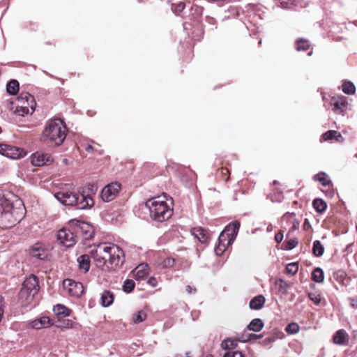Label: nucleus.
<instances>
[{"mask_svg": "<svg viewBox=\"0 0 357 357\" xmlns=\"http://www.w3.org/2000/svg\"><path fill=\"white\" fill-rule=\"evenodd\" d=\"M68 128L64 122L60 119L49 121L41 136V140L52 146L61 145L67 135Z\"/></svg>", "mask_w": 357, "mask_h": 357, "instance_id": "f257e3e1", "label": "nucleus"}, {"mask_svg": "<svg viewBox=\"0 0 357 357\" xmlns=\"http://www.w3.org/2000/svg\"><path fill=\"white\" fill-rule=\"evenodd\" d=\"M4 202L0 211V227L11 228L24 218V207L21 202L14 205L9 200H2Z\"/></svg>", "mask_w": 357, "mask_h": 357, "instance_id": "f03ea898", "label": "nucleus"}, {"mask_svg": "<svg viewBox=\"0 0 357 357\" xmlns=\"http://www.w3.org/2000/svg\"><path fill=\"white\" fill-rule=\"evenodd\" d=\"M54 197L62 204L75 206L78 209H86L93 206L91 197L70 191H59L54 194Z\"/></svg>", "mask_w": 357, "mask_h": 357, "instance_id": "7ed1b4c3", "label": "nucleus"}, {"mask_svg": "<svg viewBox=\"0 0 357 357\" xmlns=\"http://www.w3.org/2000/svg\"><path fill=\"white\" fill-rule=\"evenodd\" d=\"M152 220L162 222L167 220L172 215V209L161 197L152 198L146 202Z\"/></svg>", "mask_w": 357, "mask_h": 357, "instance_id": "20e7f679", "label": "nucleus"}, {"mask_svg": "<svg viewBox=\"0 0 357 357\" xmlns=\"http://www.w3.org/2000/svg\"><path fill=\"white\" fill-rule=\"evenodd\" d=\"M36 102L34 97L27 92H22L17 98L15 102H10L8 108L9 110L20 116L28 114L31 110L34 111Z\"/></svg>", "mask_w": 357, "mask_h": 357, "instance_id": "39448f33", "label": "nucleus"}, {"mask_svg": "<svg viewBox=\"0 0 357 357\" xmlns=\"http://www.w3.org/2000/svg\"><path fill=\"white\" fill-rule=\"evenodd\" d=\"M39 286L37 278L31 275L26 278L22 284L19 293V300L23 306L29 305L33 301L34 296L38 294Z\"/></svg>", "mask_w": 357, "mask_h": 357, "instance_id": "423d86ee", "label": "nucleus"}, {"mask_svg": "<svg viewBox=\"0 0 357 357\" xmlns=\"http://www.w3.org/2000/svg\"><path fill=\"white\" fill-rule=\"evenodd\" d=\"M240 227V223L237 221L230 223L227 226L219 236L218 246L215 248V252L220 255L226 249L227 246L231 245L235 240Z\"/></svg>", "mask_w": 357, "mask_h": 357, "instance_id": "0eeeda50", "label": "nucleus"}, {"mask_svg": "<svg viewBox=\"0 0 357 357\" xmlns=\"http://www.w3.org/2000/svg\"><path fill=\"white\" fill-rule=\"evenodd\" d=\"M90 254L96 266L101 269H109L107 243H101L91 250Z\"/></svg>", "mask_w": 357, "mask_h": 357, "instance_id": "6e6552de", "label": "nucleus"}, {"mask_svg": "<svg viewBox=\"0 0 357 357\" xmlns=\"http://www.w3.org/2000/svg\"><path fill=\"white\" fill-rule=\"evenodd\" d=\"M108 261L110 268L119 267L124 262V252L116 245L107 243Z\"/></svg>", "mask_w": 357, "mask_h": 357, "instance_id": "1a4fd4ad", "label": "nucleus"}, {"mask_svg": "<svg viewBox=\"0 0 357 357\" xmlns=\"http://www.w3.org/2000/svg\"><path fill=\"white\" fill-rule=\"evenodd\" d=\"M63 287L68 295L76 298L81 296L84 292L83 284L70 279L64 280Z\"/></svg>", "mask_w": 357, "mask_h": 357, "instance_id": "9d476101", "label": "nucleus"}, {"mask_svg": "<svg viewBox=\"0 0 357 357\" xmlns=\"http://www.w3.org/2000/svg\"><path fill=\"white\" fill-rule=\"evenodd\" d=\"M70 227H74L75 233H81L85 238H91L93 235V230L89 224L78 220H71L69 221Z\"/></svg>", "mask_w": 357, "mask_h": 357, "instance_id": "9b49d317", "label": "nucleus"}, {"mask_svg": "<svg viewBox=\"0 0 357 357\" xmlns=\"http://www.w3.org/2000/svg\"><path fill=\"white\" fill-rule=\"evenodd\" d=\"M74 227L72 230L66 228L60 229L57 234L58 240L64 246L69 248L76 243V236L75 235Z\"/></svg>", "mask_w": 357, "mask_h": 357, "instance_id": "f8f14e48", "label": "nucleus"}, {"mask_svg": "<svg viewBox=\"0 0 357 357\" xmlns=\"http://www.w3.org/2000/svg\"><path fill=\"white\" fill-rule=\"evenodd\" d=\"M0 154L12 159H17L24 157L26 152L23 149L17 146L0 144Z\"/></svg>", "mask_w": 357, "mask_h": 357, "instance_id": "ddd939ff", "label": "nucleus"}, {"mask_svg": "<svg viewBox=\"0 0 357 357\" xmlns=\"http://www.w3.org/2000/svg\"><path fill=\"white\" fill-rule=\"evenodd\" d=\"M121 185L117 183H111L107 185L101 191V198L103 202H109L112 201L119 194Z\"/></svg>", "mask_w": 357, "mask_h": 357, "instance_id": "4468645a", "label": "nucleus"}, {"mask_svg": "<svg viewBox=\"0 0 357 357\" xmlns=\"http://www.w3.org/2000/svg\"><path fill=\"white\" fill-rule=\"evenodd\" d=\"M54 325V321L47 316H40L29 322L28 327L32 329L40 330L47 328Z\"/></svg>", "mask_w": 357, "mask_h": 357, "instance_id": "2eb2a0df", "label": "nucleus"}, {"mask_svg": "<svg viewBox=\"0 0 357 357\" xmlns=\"http://www.w3.org/2000/svg\"><path fill=\"white\" fill-rule=\"evenodd\" d=\"M53 161L50 154L37 151L32 154L31 162L33 166L40 167L50 164Z\"/></svg>", "mask_w": 357, "mask_h": 357, "instance_id": "dca6fc26", "label": "nucleus"}, {"mask_svg": "<svg viewBox=\"0 0 357 357\" xmlns=\"http://www.w3.org/2000/svg\"><path fill=\"white\" fill-rule=\"evenodd\" d=\"M333 110L335 113L342 114L347 106V102L345 97L341 96L337 98H333L332 99Z\"/></svg>", "mask_w": 357, "mask_h": 357, "instance_id": "f3484780", "label": "nucleus"}, {"mask_svg": "<svg viewBox=\"0 0 357 357\" xmlns=\"http://www.w3.org/2000/svg\"><path fill=\"white\" fill-rule=\"evenodd\" d=\"M30 255L38 259L43 260L47 257V251L41 243H36L30 249Z\"/></svg>", "mask_w": 357, "mask_h": 357, "instance_id": "a211bd4d", "label": "nucleus"}, {"mask_svg": "<svg viewBox=\"0 0 357 357\" xmlns=\"http://www.w3.org/2000/svg\"><path fill=\"white\" fill-rule=\"evenodd\" d=\"M192 233L202 243H206L208 239V232L202 227L193 228Z\"/></svg>", "mask_w": 357, "mask_h": 357, "instance_id": "6ab92c4d", "label": "nucleus"}, {"mask_svg": "<svg viewBox=\"0 0 357 357\" xmlns=\"http://www.w3.org/2000/svg\"><path fill=\"white\" fill-rule=\"evenodd\" d=\"M77 263L79 266V268L82 270L84 273H86L89 271L90 268V257L87 255H82L79 256L77 259Z\"/></svg>", "mask_w": 357, "mask_h": 357, "instance_id": "aec40b11", "label": "nucleus"}, {"mask_svg": "<svg viewBox=\"0 0 357 357\" xmlns=\"http://www.w3.org/2000/svg\"><path fill=\"white\" fill-rule=\"evenodd\" d=\"M265 303V298L262 295H259L253 298L250 301L249 306L253 310L261 309Z\"/></svg>", "mask_w": 357, "mask_h": 357, "instance_id": "412c9836", "label": "nucleus"}, {"mask_svg": "<svg viewBox=\"0 0 357 357\" xmlns=\"http://www.w3.org/2000/svg\"><path fill=\"white\" fill-rule=\"evenodd\" d=\"M114 294L110 291L105 290L101 295V304L104 307H108L113 303Z\"/></svg>", "mask_w": 357, "mask_h": 357, "instance_id": "4be33fe9", "label": "nucleus"}, {"mask_svg": "<svg viewBox=\"0 0 357 357\" xmlns=\"http://www.w3.org/2000/svg\"><path fill=\"white\" fill-rule=\"evenodd\" d=\"M264 327V323L260 319H254L247 326L249 331H260Z\"/></svg>", "mask_w": 357, "mask_h": 357, "instance_id": "5701e85b", "label": "nucleus"}, {"mask_svg": "<svg viewBox=\"0 0 357 357\" xmlns=\"http://www.w3.org/2000/svg\"><path fill=\"white\" fill-rule=\"evenodd\" d=\"M310 47L309 41L304 38H298L296 41V49L297 51H307Z\"/></svg>", "mask_w": 357, "mask_h": 357, "instance_id": "b1692460", "label": "nucleus"}, {"mask_svg": "<svg viewBox=\"0 0 357 357\" xmlns=\"http://www.w3.org/2000/svg\"><path fill=\"white\" fill-rule=\"evenodd\" d=\"M53 311L55 314L62 317H68L70 315V310L66 306L57 304L53 307Z\"/></svg>", "mask_w": 357, "mask_h": 357, "instance_id": "393cba45", "label": "nucleus"}, {"mask_svg": "<svg viewBox=\"0 0 357 357\" xmlns=\"http://www.w3.org/2000/svg\"><path fill=\"white\" fill-rule=\"evenodd\" d=\"M238 345L237 341L231 338L224 340L221 343V348L224 350L235 349Z\"/></svg>", "mask_w": 357, "mask_h": 357, "instance_id": "a878e982", "label": "nucleus"}, {"mask_svg": "<svg viewBox=\"0 0 357 357\" xmlns=\"http://www.w3.org/2000/svg\"><path fill=\"white\" fill-rule=\"evenodd\" d=\"M7 92L11 95H15L19 91V82L15 79H11L6 86Z\"/></svg>", "mask_w": 357, "mask_h": 357, "instance_id": "bb28decb", "label": "nucleus"}, {"mask_svg": "<svg viewBox=\"0 0 357 357\" xmlns=\"http://www.w3.org/2000/svg\"><path fill=\"white\" fill-rule=\"evenodd\" d=\"M347 339L346 333L343 330L336 332L333 337V342L337 344H344Z\"/></svg>", "mask_w": 357, "mask_h": 357, "instance_id": "cd10ccee", "label": "nucleus"}, {"mask_svg": "<svg viewBox=\"0 0 357 357\" xmlns=\"http://www.w3.org/2000/svg\"><path fill=\"white\" fill-rule=\"evenodd\" d=\"M324 252V247L318 240L314 241L312 247V253L316 257H321Z\"/></svg>", "mask_w": 357, "mask_h": 357, "instance_id": "c85d7f7f", "label": "nucleus"}, {"mask_svg": "<svg viewBox=\"0 0 357 357\" xmlns=\"http://www.w3.org/2000/svg\"><path fill=\"white\" fill-rule=\"evenodd\" d=\"M314 208L319 213L324 212L327 207L326 203L321 199H315L313 202Z\"/></svg>", "mask_w": 357, "mask_h": 357, "instance_id": "c756f323", "label": "nucleus"}, {"mask_svg": "<svg viewBox=\"0 0 357 357\" xmlns=\"http://www.w3.org/2000/svg\"><path fill=\"white\" fill-rule=\"evenodd\" d=\"M312 279L318 283H321L324 280V271L320 268H316L312 273Z\"/></svg>", "mask_w": 357, "mask_h": 357, "instance_id": "7c9ffc66", "label": "nucleus"}, {"mask_svg": "<svg viewBox=\"0 0 357 357\" xmlns=\"http://www.w3.org/2000/svg\"><path fill=\"white\" fill-rule=\"evenodd\" d=\"M148 274V268L146 264H140L135 268V276L138 278H143Z\"/></svg>", "mask_w": 357, "mask_h": 357, "instance_id": "2f4dec72", "label": "nucleus"}, {"mask_svg": "<svg viewBox=\"0 0 357 357\" xmlns=\"http://www.w3.org/2000/svg\"><path fill=\"white\" fill-rule=\"evenodd\" d=\"M342 91L346 94H354L356 91L355 85L351 82H344L342 84Z\"/></svg>", "mask_w": 357, "mask_h": 357, "instance_id": "473e14b6", "label": "nucleus"}, {"mask_svg": "<svg viewBox=\"0 0 357 357\" xmlns=\"http://www.w3.org/2000/svg\"><path fill=\"white\" fill-rule=\"evenodd\" d=\"M146 317H147L146 313L143 310H140L133 314L132 321L135 324H139V323L142 322L143 321H144L146 319Z\"/></svg>", "mask_w": 357, "mask_h": 357, "instance_id": "72a5a7b5", "label": "nucleus"}, {"mask_svg": "<svg viewBox=\"0 0 357 357\" xmlns=\"http://www.w3.org/2000/svg\"><path fill=\"white\" fill-rule=\"evenodd\" d=\"M135 283L132 280L127 279L123 285V290L126 293H130L135 288Z\"/></svg>", "mask_w": 357, "mask_h": 357, "instance_id": "f704fd0d", "label": "nucleus"}, {"mask_svg": "<svg viewBox=\"0 0 357 357\" xmlns=\"http://www.w3.org/2000/svg\"><path fill=\"white\" fill-rule=\"evenodd\" d=\"M314 178L319 181L324 186L327 185L330 183V181L328 179L325 173H319L317 174Z\"/></svg>", "mask_w": 357, "mask_h": 357, "instance_id": "c9c22d12", "label": "nucleus"}, {"mask_svg": "<svg viewBox=\"0 0 357 357\" xmlns=\"http://www.w3.org/2000/svg\"><path fill=\"white\" fill-rule=\"evenodd\" d=\"M299 328L300 327L298 324L291 323L287 326L286 331L289 334H296L299 331Z\"/></svg>", "mask_w": 357, "mask_h": 357, "instance_id": "e433bc0d", "label": "nucleus"}, {"mask_svg": "<svg viewBox=\"0 0 357 357\" xmlns=\"http://www.w3.org/2000/svg\"><path fill=\"white\" fill-rule=\"evenodd\" d=\"M298 271V265L296 263H290L286 266L287 273L296 274Z\"/></svg>", "mask_w": 357, "mask_h": 357, "instance_id": "4c0bfd02", "label": "nucleus"}, {"mask_svg": "<svg viewBox=\"0 0 357 357\" xmlns=\"http://www.w3.org/2000/svg\"><path fill=\"white\" fill-rule=\"evenodd\" d=\"M337 134V132L335 130H328L323 135V139L325 141L330 140L336 137Z\"/></svg>", "mask_w": 357, "mask_h": 357, "instance_id": "58836bf2", "label": "nucleus"}, {"mask_svg": "<svg viewBox=\"0 0 357 357\" xmlns=\"http://www.w3.org/2000/svg\"><path fill=\"white\" fill-rule=\"evenodd\" d=\"M277 284L278 285V289H279V291L282 292V293H285L287 288H288V284L287 283L284 281L283 280L280 279L278 282H277Z\"/></svg>", "mask_w": 357, "mask_h": 357, "instance_id": "ea45409f", "label": "nucleus"}, {"mask_svg": "<svg viewBox=\"0 0 357 357\" xmlns=\"http://www.w3.org/2000/svg\"><path fill=\"white\" fill-rule=\"evenodd\" d=\"M174 264V259L172 258H166L162 263V266L164 268L172 267Z\"/></svg>", "mask_w": 357, "mask_h": 357, "instance_id": "a19ab883", "label": "nucleus"}, {"mask_svg": "<svg viewBox=\"0 0 357 357\" xmlns=\"http://www.w3.org/2000/svg\"><path fill=\"white\" fill-rule=\"evenodd\" d=\"M184 8H185V3L183 2H180L178 4L175 5L174 7H172V10L177 15H178L181 12H182Z\"/></svg>", "mask_w": 357, "mask_h": 357, "instance_id": "79ce46f5", "label": "nucleus"}, {"mask_svg": "<svg viewBox=\"0 0 357 357\" xmlns=\"http://www.w3.org/2000/svg\"><path fill=\"white\" fill-rule=\"evenodd\" d=\"M223 357H245L241 351H227Z\"/></svg>", "mask_w": 357, "mask_h": 357, "instance_id": "37998d69", "label": "nucleus"}, {"mask_svg": "<svg viewBox=\"0 0 357 357\" xmlns=\"http://www.w3.org/2000/svg\"><path fill=\"white\" fill-rule=\"evenodd\" d=\"M310 299L313 301L315 304H319L321 301V297L319 294L314 293H310L308 294Z\"/></svg>", "mask_w": 357, "mask_h": 357, "instance_id": "c03bdc74", "label": "nucleus"}, {"mask_svg": "<svg viewBox=\"0 0 357 357\" xmlns=\"http://www.w3.org/2000/svg\"><path fill=\"white\" fill-rule=\"evenodd\" d=\"M3 307H4L3 299V297L1 296H0V321L2 319V317L3 314Z\"/></svg>", "mask_w": 357, "mask_h": 357, "instance_id": "a18cd8bd", "label": "nucleus"}, {"mask_svg": "<svg viewBox=\"0 0 357 357\" xmlns=\"http://www.w3.org/2000/svg\"><path fill=\"white\" fill-rule=\"evenodd\" d=\"M147 282L149 285H151L153 287H156L158 284L157 280L154 277L149 278Z\"/></svg>", "mask_w": 357, "mask_h": 357, "instance_id": "49530a36", "label": "nucleus"}, {"mask_svg": "<svg viewBox=\"0 0 357 357\" xmlns=\"http://www.w3.org/2000/svg\"><path fill=\"white\" fill-rule=\"evenodd\" d=\"M293 3H290L289 0H281L280 4L282 8H289L290 5Z\"/></svg>", "mask_w": 357, "mask_h": 357, "instance_id": "de8ad7c7", "label": "nucleus"}, {"mask_svg": "<svg viewBox=\"0 0 357 357\" xmlns=\"http://www.w3.org/2000/svg\"><path fill=\"white\" fill-rule=\"evenodd\" d=\"M258 337V335L256 334H249L247 337H245L244 336L242 337L243 342L248 341L250 339H256V337Z\"/></svg>", "mask_w": 357, "mask_h": 357, "instance_id": "09e8293b", "label": "nucleus"}, {"mask_svg": "<svg viewBox=\"0 0 357 357\" xmlns=\"http://www.w3.org/2000/svg\"><path fill=\"white\" fill-rule=\"evenodd\" d=\"M196 288L190 286V285H187L186 286V291L188 293V294H192V293H195L196 292Z\"/></svg>", "mask_w": 357, "mask_h": 357, "instance_id": "8fccbe9b", "label": "nucleus"}, {"mask_svg": "<svg viewBox=\"0 0 357 357\" xmlns=\"http://www.w3.org/2000/svg\"><path fill=\"white\" fill-rule=\"evenodd\" d=\"M296 245H297L296 241H295L294 240H291L288 242V249H292V248H295Z\"/></svg>", "mask_w": 357, "mask_h": 357, "instance_id": "3c124183", "label": "nucleus"}, {"mask_svg": "<svg viewBox=\"0 0 357 357\" xmlns=\"http://www.w3.org/2000/svg\"><path fill=\"white\" fill-rule=\"evenodd\" d=\"M275 238L277 242H281L283 238V235L280 233H278L275 235Z\"/></svg>", "mask_w": 357, "mask_h": 357, "instance_id": "603ef678", "label": "nucleus"}, {"mask_svg": "<svg viewBox=\"0 0 357 357\" xmlns=\"http://www.w3.org/2000/svg\"><path fill=\"white\" fill-rule=\"evenodd\" d=\"M273 230V227L272 225L270 224L268 227H267V231H271Z\"/></svg>", "mask_w": 357, "mask_h": 357, "instance_id": "864d4df0", "label": "nucleus"}, {"mask_svg": "<svg viewBox=\"0 0 357 357\" xmlns=\"http://www.w3.org/2000/svg\"><path fill=\"white\" fill-rule=\"evenodd\" d=\"M273 341H274V339L273 338H271V337H269V338L266 340V342H272Z\"/></svg>", "mask_w": 357, "mask_h": 357, "instance_id": "5fc2aeb1", "label": "nucleus"}, {"mask_svg": "<svg viewBox=\"0 0 357 357\" xmlns=\"http://www.w3.org/2000/svg\"><path fill=\"white\" fill-rule=\"evenodd\" d=\"M86 151H91L93 149V147H92L91 146H90V145H89V146H88L86 147Z\"/></svg>", "mask_w": 357, "mask_h": 357, "instance_id": "6e6d98bb", "label": "nucleus"}, {"mask_svg": "<svg viewBox=\"0 0 357 357\" xmlns=\"http://www.w3.org/2000/svg\"><path fill=\"white\" fill-rule=\"evenodd\" d=\"M262 335H259L258 337H256V339H261L262 338Z\"/></svg>", "mask_w": 357, "mask_h": 357, "instance_id": "4d7b16f0", "label": "nucleus"}, {"mask_svg": "<svg viewBox=\"0 0 357 357\" xmlns=\"http://www.w3.org/2000/svg\"><path fill=\"white\" fill-rule=\"evenodd\" d=\"M206 357H213V356L211 354H208Z\"/></svg>", "mask_w": 357, "mask_h": 357, "instance_id": "13d9d810", "label": "nucleus"}, {"mask_svg": "<svg viewBox=\"0 0 357 357\" xmlns=\"http://www.w3.org/2000/svg\"><path fill=\"white\" fill-rule=\"evenodd\" d=\"M338 137H342L341 135L340 134H338Z\"/></svg>", "mask_w": 357, "mask_h": 357, "instance_id": "bf43d9fd", "label": "nucleus"}]
</instances>
